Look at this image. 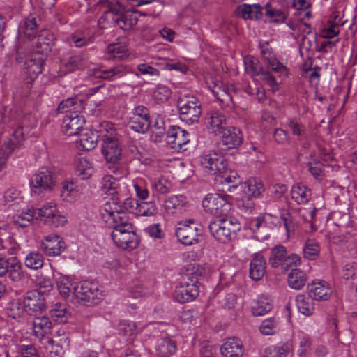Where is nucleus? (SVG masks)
<instances>
[{"mask_svg": "<svg viewBox=\"0 0 357 357\" xmlns=\"http://www.w3.org/2000/svg\"><path fill=\"white\" fill-rule=\"evenodd\" d=\"M100 213L105 222L112 224L109 227H112V230L135 228L126 213L121 212V208L115 203H105L101 206Z\"/></svg>", "mask_w": 357, "mask_h": 357, "instance_id": "3", "label": "nucleus"}, {"mask_svg": "<svg viewBox=\"0 0 357 357\" xmlns=\"http://www.w3.org/2000/svg\"><path fill=\"white\" fill-rule=\"evenodd\" d=\"M66 248V244L63 242H56L54 244L52 243H42V250L48 256L56 257L59 256Z\"/></svg>", "mask_w": 357, "mask_h": 357, "instance_id": "60", "label": "nucleus"}, {"mask_svg": "<svg viewBox=\"0 0 357 357\" xmlns=\"http://www.w3.org/2000/svg\"><path fill=\"white\" fill-rule=\"evenodd\" d=\"M291 195L292 199L298 204H304L309 201L311 190L305 185L297 183L292 186Z\"/></svg>", "mask_w": 357, "mask_h": 357, "instance_id": "35", "label": "nucleus"}, {"mask_svg": "<svg viewBox=\"0 0 357 357\" xmlns=\"http://www.w3.org/2000/svg\"><path fill=\"white\" fill-rule=\"evenodd\" d=\"M56 176L47 167H40L33 174L30 181L31 190L40 195L43 192L51 190L55 184Z\"/></svg>", "mask_w": 357, "mask_h": 357, "instance_id": "8", "label": "nucleus"}, {"mask_svg": "<svg viewBox=\"0 0 357 357\" xmlns=\"http://www.w3.org/2000/svg\"><path fill=\"white\" fill-rule=\"evenodd\" d=\"M102 190L112 196L111 201L117 200L128 195L126 183L111 175L103 176L101 182Z\"/></svg>", "mask_w": 357, "mask_h": 357, "instance_id": "11", "label": "nucleus"}, {"mask_svg": "<svg viewBox=\"0 0 357 357\" xmlns=\"http://www.w3.org/2000/svg\"><path fill=\"white\" fill-rule=\"evenodd\" d=\"M52 323L49 317L45 316L36 317L33 321V332L37 335H43L50 332Z\"/></svg>", "mask_w": 357, "mask_h": 357, "instance_id": "40", "label": "nucleus"}, {"mask_svg": "<svg viewBox=\"0 0 357 357\" xmlns=\"http://www.w3.org/2000/svg\"><path fill=\"white\" fill-rule=\"evenodd\" d=\"M160 60L162 62L160 63H157V65H160L162 69L169 70H174L182 73H185L188 70L187 66L181 62L173 61L167 58L160 59Z\"/></svg>", "mask_w": 357, "mask_h": 357, "instance_id": "61", "label": "nucleus"}, {"mask_svg": "<svg viewBox=\"0 0 357 357\" xmlns=\"http://www.w3.org/2000/svg\"><path fill=\"white\" fill-rule=\"evenodd\" d=\"M98 135L91 130H86L80 135V144L85 150H91L94 149L98 142Z\"/></svg>", "mask_w": 357, "mask_h": 357, "instance_id": "52", "label": "nucleus"}, {"mask_svg": "<svg viewBox=\"0 0 357 357\" xmlns=\"http://www.w3.org/2000/svg\"><path fill=\"white\" fill-rule=\"evenodd\" d=\"M149 112L143 105L135 107L129 114L128 124L134 131L144 133L149 130Z\"/></svg>", "mask_w": 357, "mask_h": 357, "instance_id": "13", "label": "nucleus"}, {"mask_svg": "<svg viewBox=\"0 0 357 357\" xmlns=\"http://www.w3.org/2000/svg\"><path fill=\"white\" fill-rule=\"evenodd\" d=\"M99 6L102 12L98 20L100 24L105 22L115 23L120 29L129 31L138 22L137 11H124V7L116 0H100Z\"/></svg>", "mask_w": 357, "mask_h": 357, "instance_id": "1", "label": "nucleus"}, {"mask_svg": "<svg viewBox=\"0 0 357 357\" xmlns=\"http://www.w3.org/2000/svg\"><path fill=\"white\" fill-rule=\"evenodd\" d=\"M43 264L44 257L38 252H31L26 255L24 259V264L29 269L38 270L43 267Z\"/></svg>", "mask_w": 357, "mask_h": 357, "instance_id": "48", "label": "nucleus"}, {"mask_svg": "<svg viewBox=\"0 0 357 357\" xmlns=\"http://www.w3.org/2000/svg\"><path fill=\"white\" fill-rule=\"evenodd\" d=\"M290 348L287 344L271 347L265 349L264 357H287Z\"/></svg>", "mask_w": 357, "mask_h": 357, "instance_id": "62", "label": "nucleus"}, {"mask_svg": "<svg viewBox=\"0 0 357 357\" xmlns=\"http://www.w3.org/2000/svg\"><path fill=\"white\" fill-rule=\"evenodd\" d=\"M172 94L170 89L165 86L158 85L153 92L155 101L162 103L169 100Z\"/></svg>", "mask_w": 357, "mask_h": 357, "instance_id": "64", "label": "nucleus"}, {"mask_svg": "<svg viewBox=\"0 0 357 357\" xmlns=\"http://www.w3.org/2000/svg\"><path fill=\"white\" fill-rule=\"evenodd\" d=\"M176 342L169 336L158 339L155 344V351L160 357H169L176 351Z\"/></svg>", "mask_w": 357, "mask_h": 357, "instance_id": "30", "label": "nucleus"}, {"mask_svg": "<svg viewBox=\"0 0 357 357\" xmlns=\"http://www.w3.org/2000/svg\"><path fill=\"white\" fill-rule=\"evenodd\" d=\"M185 198L181 195H171L165 202V208L169 213H174L175 209L184 206Z\"/></svg>", "mask_w": 357, "mask_h": 357, "instance_id": "58", "label": "nucleus"}, {"mask_svg": "<svg viewBox=\"0 0 357 357\" xmlns=\"http://www.w3.org/2000/svg\"><path fill=\"white\" fill-rule=\"evenodd\" d=\"M158 213V208L155 204L152 202H142L138 204L135 214L146 217L154 216Z\"/></svg>", "mask_w": 357, "mask_h": 357, "instance_id": "59", "label": "nucleus"}, {"mask_svg": "<svg viewBox=\"0 0 357 357\" xmlns=\"http://www.w3.org/2000/svg\"><path fill=\"white\" fill-rule=\"evenodd\" d=\"M24 312L23 301L22 302L20 299H15L10 301L6 308L8 316L15 320L20 319Z\"/></svg>", "mask_w": 357, "mask_h": 357, "instance_id": "53", "label": "nucleus"}, {"mask_svg": "<svg viewBox=\"0 0 357 357\" xmlns=\"http://www.w3.org/2000/svg\"><path fill=\"white\" fill-rule=\"evenodd\" d=\"M75 173L82 180L90 178L93 173L91 163L86 158H79L76 164Z\"/></svg>", "mask_w": 357, "mask_h": 357, "instance_id": "42", "label": "nucleus"}, {"mask_svg": "<svg viewBox=\"0 0 357 357\" xmlns=\"http://www.w3.org/2000/svg\"><path fill=\"white\" fill-rule=\"evenodd\" d=\"M217 181L222 185H227V190L231 192L236 189L241 183V180L236 171L227 169V166L225 167L222 172H218L217 174Z\"/></svg>", "mask_w": 357, "mask_h": 357, "instance_id": "26", "label": "nucleus"}, {"mask_svg": "<svg viewBox=\"0 0 357 357\" xmlns=\"http://www.w3.org/2000/svg\"><path fill=\"white\" fill-rule=\"evenodd\" d=\"M266 272V259L260 254H255L250 263V277L252 280H261Z\"/></svg>", "mask_w": 357, "mask_h": 357, "instance_id": "28", "label": "nucleus"}, {"mask_svg": "<svg viewBox=\"0 0 357 357\" xmlns=\"http://www.w3.org/2000/svg\"><path fill=\"white\" fill-rule=\"evenodd\" d=\"M106 203H109V204H113L115 203L121 208V212H130L133 214H135V211H137V207H138L139 204L136 199L128 197V195L123 198L119 199V201L114 200L107 202Z\"/></svg>", "mask_w": 357, "mask_h": 357, "instance_id": "51", "label": "nucleus"}, {"mask_svg": "<svg viewBox=\"0 0 357 357\" xmlns=\"http://www.w3.org/2000/svg\"><path fill=\"white\" fill-rule=\"evenodd\" d=\"M25 312L30 315L42 312L46 309L44 295L41 291H29L26 292L23 299Z\"/></svg>", "mask_w": 357, "mask_h": 357, "instance_id": "18", "label": "nucleus"}, {"mask_svg": "<svg viewBox=\"0 0 357 357\" xmlns=\"http://www.w3.org/2000/svg\"><path fill=\"white\" fill-rule=\"evenodd\" d=\"M38 215L41 220L54 227L63 226L67 222L66 217L59 213L53 203H47L38 208Z\"/></svg>", "mask_w": 357, "mask_h": 357, "instance_id": "17", "label": "nucleus"}, {"mask_svg": "<svg viewBox=\"0 0 357 357\" xmlns=\"http://www.w3.org/2000/svg\"><path fill=\"white\" fill-rule=\"evenodd\" d=\"M128 73L127 67L123 64H116L106 68L104 66L91 68L88 75L91 77L102 79L108 81H115L126 75Z\"/></svg>", "mask_w": 357, "mask_h": 357, "instance_id": "12", "label": "nucleus"}, {"mask_svg": "<svg viewBox=\"0 0 357 357\" xmlns=\"http://www.w3.org/2000/svg\"><path fill=\"white\" fill-rule=\"evenodd\" d=\"M264 15L266 19L274 23H282L286 20V14L280 9H276L266 4L264 8Z\"/></svg>", "mask_w": 357, "mask_h": 357, "instance_id": "54", "label": "nucleus"}, {"mask_svg": "<svg viewBox=\"0 0 357 357\" xmlns=\"http://www.w3.org/2000/svg\"><path fill=\"white\" fill-rule=\"evenodd\" d=\"M287 255V250L285 246L281 245H275L271 250L268 262L273 268L279 266L282 268Z\"/></svg>", "mask_w": 357, "mask_h": 357, "instance_id": "37", "label": "nucleus"}, {"mask_svg": "<svg viewBox=\"0 0 357 357\" xmlns=\"http://www.w3.org/2000/svg\"><path fill=\"white\" fill-rule=\"evenodd\" d=\"M205 123L208 130L215 135L220 134L226 123L225 115L219 111H211L207 113Z\"/></svg>", "mask_w": 357, "mask_h": 357, "instance_id": "25", "label": "nucleus"}, {"mask_svg": "<svg viewBox=\"0 0 357 357\" xmlns=\"http://www.w3.org/2000/svg\"><path fill=\"white\" fill-rule=\"evenodd\" d=\"M279 330L280 321L275 317H271L264 320L260 326V331L265 335H273Z\"/></svg>", "mask_w": 357, "mask_h": 357, "instance_id": "56", "label": "nucleus"}, {"mask_svg": "<svg viewBox=\"0 0 357 357\" xmlns=\"http://www.w3.org/2000/svg\"><path fill=\"white\" fill-rule=\"evenodd\" d=\"M83 108V102L77 98H70L63 100L56 108V112L70 114L73 111L80 112Z\"/></svg>", "mask_w": 357, "mask_h": 357, "instance_id": "34", "label": "nucleus"}, {"mask_svg": "<svg viewBox=\"0 0 357 357\" xmlns=\"http://www.w3.org/2000/svg\"><path fill=\"white\" fill-rule=\"evenodd\" d=\"M34 211L32 208H27L13 217V223L20 227H26L31 225L34 218Z\"/></svg>", "mask_w": 357, "mask_h": 357, "instance_id": "44", "label": "nucleus"}, {"mask_svg": "<svg viewBox=\"0 0 357 357\" xmlns=\"http://www.w3.org/2000/svg\"><path fill=\"white\" fill-rule=\"evenodd\" d=\"M245 185L247 186L246 193L252 197H259L265 190L263 183L258 178L249 179Z\"/></svg>", "mask_w": 357, "mask_h": 357, "instance_id": "57", "label": "nucleus"}, {"mask_svg": "<svg viewBox=\"0 0 357 357\" xmlns=\"http://www.w3.org/2000/svg\"><path fill=\"white\" fill-rule=\"evenodd\" d=\"M56 284L59 294L61 296H63L65 298H71L73 300V287L76 285V284H72L69 278L61 276L58 279Z\"/></svg>", "mask_w": 357, "mask_h": 357, "instance_id": "50", "label": "nucleus"}, {"mask_svg": "<svg viewBox=\"0 0 357 357\" xmlns=\"http://www.w3.org/2000/svg\"><path fill=\"white\" fill-rule=\"evenodd\" d=\"M313 298L310 296H305L303 294H298L296 298V302L298 311L305 316L312 315L314 311V304Z\"/></svg>", "mask_w": 357, "mask_h": 357, "instance_id": "39", "label": "nucleus"}, {"mask_svg": "<svg viewBox=\"0 0 357 357\" xmlns=\"http://www.w3.org/2000/svg\"><path fill=\"white\" fill-rule=\"evenodd\" d=\"M340 24H343V23H340V20L337 21V16L335 17L333 21L330 20L328 21V25L324 27L322 30L323 36L326 38L331 39L337 36L340 32Z\"/></svg>", "mask_w": 357, "mask_h": 357, "instance_id": "63", "label": "nucleus"}, {"mask_svg": "<svg viewBox=\"0 0 357 357\" xmlns=\"http://www.w3.org/2000/svg\"><path fill=\"white\" fill-rule=\"evenodd\" d=\"M214 96L220 102L228 104L232 101V96L228 86L224 85L222 82H218L214 84L211 89Z\"/></svg>", "mask_w": 357, "mask_h": 357, "instance_id": "45", "label": "nucleus"}, {"mask_svg": "<svg viewBox=\"0 0 357 357\" xmlns=\"http://www.w3.org/2000/svg\"><path fill=\"white\" fill-rule=\"evenodd\" d=\"M107 59H116L123 60L130 55L126 41H119L109 44L106 50Z\"/></svg>", "mask_w": 357, "mask_h": 357, "instance_id": "29", "label": "nucleus"}, {"mask_svg": "<svg viewBox=\"0 0 357 357\" xmlns=\"http://www.w3.org/2000/svg\"><path fill=\"white\" fill-rule=\"evenodd\" d=\"M241 229L238 221L233 218H218L208 225L211 234L218 241L227 243L234 239Z\"/></svg>", "mask_w": 357, "mask_h": 357, "instance_id": "2", "label": "nucleus"}, {"mask_svg": "<svg viewBox=\"0 0 357 357\" xmlns=\"http://www.w3.org/2000/svg\"><path fill=\"white\" fill-rule=\"evenodd\" d=\"M231 197L226 193L208 194L202 201L205 211L218 218L227 216L231 210Z\"/></svg>", "mask_w": 357, "mask_h": 357, "instance_id": "4", "label": "nucleus"}, {"mask_svg": "<svg viewBox=\"0 0 357 357\" xmlns=\"http://www.w3.org/2000/svg\"><path fill=\"white\" fill-rule=\"evenodd\" d=\"M286 126L293 136L298 140L305 139L307 137V130L305 124L296 118H289L287 120Z\"/></svg>", "mask_w": 357, "mask_h": 357, "instance_id": "33", "label": "nucleus"}, {"mask_svg": "<svg viewBox=\"0 0 357 357\" xmlns=\"http://www.w3.org/2000/svg\"><path fill=\"white\" fill-rule=\"evenodd\" d=\"M308 170L311 174L317 179H321L324 174V167L320 160L315 156L311 155L307 162Z\"/></svg>", "mask_w": 357, "mask_h": 357, "instance_id": "55", "label": "nucleus"}, {"mask_svg": "<svg viewBox=\"0 0 357 357\" xmlns=\"http://www.w3.org/2000/svg\"><path fill=\"white\" fill-rule=\"evenodd\" d=\"M308 295L316 301H326L331 295V289L325 281L313 282L307 286Z\"/></svg>", "mask_w": 357, "mask_h": 357, "instance_id": "24", "label": "nucleus"}, {"mask_svg": "<svg viewBox=\"0 0 357 357\" xmlns=\"http://www.w3.org/2000/svg\"><path fill=\"white\" fill-rule=\"evenodd\" d=\"M260 50L263 59L266 62L268 68L275 72L285 70V67L277 60L268 42L261 43Z\"/></svg>", "mask_w": 357, "mask_h": 357, "instance_id": "27", "label": "nucleus"}, {"mask_svg": "<svg viewBox=\"0 0 357 357\" xmlns=\"http://www.w3.org/2000/svg\"><path fill=\"white\" fill-rule=\"evenodd\" d=\"M303 256L309 260L316 259L320 252V245L315 239H307L303 248Z\"/></svg>", "mask_w": 357, "mask_h": 357, "instance_id": "46", "label": "nucleus"}, {"mask_svg": "<svg viewBox=\"0 0 357 357\" xmlns=\"http://www.w3.org/2000/svg\"><path fill=\"white\" fill-rule=\"evenodd\" d=\"M79 113L80 112L73 111L70 114H65L62 121V128L67 135H75L82 128L85 119Z\"/></svg>", "mask_w": 357, "mask_h": 357, "instance_id": "20", "label": "nucleus"}, {"mask_svg": "<svg viewBox=\"0 0 357 357\" xmlns=\"http://www.w3.org/2000/svg\"><path fill=\"white\" fill-rule=\"evenodd\" d=\"M0 278H5L13 283L24 279L22 266L17 257L0 256Z\"/></svg>", "mask_w": 357, "mask_h": 357, "instance_id": "7", "label": "nucleus"}, {"mask_svg": "<svg viewBox=\"0 0 357 357\" xmlns=\"http://www.w3.org/2000/svg\"><path fill=\"white\" fill-rule=\"evenodd\" d=\"M101 150L105 160L109 162H116L121 155V149L117 139L114 137H105Z\"/></svg>", "mask_w": 357, "mask_h": 357, "instance_id": "21", "label": "nucleus"}, {"mask_svg": "<svg viewBox=\"0 0 357 357\" xmlns=\"http://www.w3.org/2000/svg\"><path fill=\"white\" fill-rule=\"evenodd\" d=\"M221 142L227 149H234L240 146L243 142L241 130L235 127H229L221 131Z\"/></svg>", "mask_w": 357, "mask_h": 357, "instance_id": "23", "label": "nucleus"}, {"mask_svg": "<svg viewBox=\"0 0 357 357\" xmlns=\"http://www.w3.org/2000/svg\"><path fill=\"white\" fill-rule=\"evenodd\" d=\"M111 236L115 245L124 250H133L139 244V238L136 234L135 228L112 230Z\"/></svg>", "mask_w": 357, "mask_h": 357, "instance_id": "14", "label": "nucleus"}, {"mask_svg": "<svg viewBox=\"0 0 357 357\" xmlns=\"http://www.w3.org/2000/svg\"><path fill=\"white\" fill-rule=\"evenodd\" d=\"M199 229L192 220H186L178 223L176 229V236L183 244L191 245L197 243Z\"/></svg>", "mask_w": 357, "mask_h": 357, "instance_id": "15", "label": "nucleus"}, {"mask_svg": "<svg viewBox=\"0 0 357 357\" xmlns=\"http://www.w3.org/2000/svg\"><path fill=\"white\" fill-rule=\"evenodd\" d=\"M199 162L206 172L216 175L222 172L225 167L227 166V161L221 153L215 151H206L199 157Z\"/></svg>", "mask_w": 357, "mask_h": 357, "instance_id": "9", "label": "nucleus"}, {"mask_svg": "<svg viewBox=\"0 0 357 357\" xmlns=\"http://www.w3.org/2000/svg\"><path fill=\"white\" fill-rule=\"evenodd\" d=\"M244 66L245 72L252 77H261L262 72L265 70L261 67L259 61L250 56L244 58Z\"/></svg>", "mask_w": 357, "mask_h": 357, "instance_id": "43", "label": "nucleus"}, {"mask_svg": "<svg viewBox=\"0 0 357 357\" xmlns=\"http://www.w3.org/2000/svg\"><path fill=\"white\" fill-rule=\"evenodd\" d=\"M68 42L70 46L82 47L91 43V37L88 31H76L68 37Z\"/></svg>", "mask_w": 357, "mask_h": 357, "instance_id": "41", "label": "nucleus"}, {"mask_svg": "<svg viewBox=\"0 0 357 357\" xmlns=\"http://www.w3.org/2000/svg\"><path fill=\"white\" fill-rule=\"evenodd\" d=\"M244 351L242 341L236 337L225 340L220 347V353L223 357H242Z\"/></svg>", "mask_w": 357, "mask_h": 357, "instance_id": "22", "label": "nucleus"}, {"mask_svg": "<svg viewBox=\"0 0 357 357\" xmlns=\"http://www.w3.org/2000/svg\"><path fill=\"white\" fill-rule=\"evenodd\" d=\"M49 50L50 49L47 46L41 51L36 50L27 56L25 66L29 74L37 75L42 73L43 63Z\"/></svg>", "mask_w": 357, "mask_h": 357, "instance_id": "19", "label": "nucleus"}, {"mask_svg": "<svg viewBox=\"0 0 357 357\" xmlns=\"http://www.w3.org/2000/svg\"><path fill=\"white\" fill-rule=\"evenodd\" d=\"M263 8L259 4H242L237 8V13L243 19L258 20L263 15Z\"/></svg>", "mask_w": 357, "mask_h": 357, "instance_id": "31", "label": "nucleus"}, {"mask_svg": "<svg viewBox=\"0 0 357 357\" xmlns=\"http://www.w3.org/2000/svg\"><path fill=\"white\" fill-rule=\"evenodd\" d=\"M79 195V189L76 182L66 180L62 183L61 197L63 201L73 202Z\"/></svg>", "mask_w": 357, "mask_h": 357, "instance_id": "32", "label": "nucleus"}, {"mask_svg": "<svg viewBox=\"0 0 357 357\" xmlns=\"http://www.w3.org/2000/svg\"><path fill=\"white\" fill-rule=\"evenodd\" d=\"M100 293L96 283L87 281L76 284L73 287V300L84 304L96 303Z\"/></svg>", "mask_w": 357, "mask_h": 357, "instance_id": "10", "label": "nucleus"}, {"mask_svg": "<svg viewBox=\"0 0 357 357\" xmlns=\"http://www.w3.org/2000/svg\"><path fill=\"white\" fill-rule=\"evenodd\" d=\"M180 119L188 125L197 123L201 114V102L194 96L181 97L177 101Z\"/></svg>", "mask_w": 357, "mask_h": 357, "instance_id": "5", "label": "nucleus"}, {"mask_svg": "<svg viewBox=\"0 0 357 357\" xmlns=\"http://www.w3.org/2000/svg\"><path fill=\"white\" fill-rule=\"evenodd\" d=\"M117 330L120 335L128 337L130 339L135 336L139 332L136 324L128 320L119 321L117 326Z\"/></svg>", "mask_w": 357, "mask_h": 357, "instance_id": "49", "label": "nucleus"}, {"mask_svg": "<svg viewBox=\"0 0 357 357\" xmlns=\"http://www.w3.org/2000/svg\"><path fill=\"white\" fill-rule=\"evenodd\" d=\"M50 314L54 321L66 323L70 317V312L66 304L56 303L52 306Z\"/></svg>", "mask_w": 357, "mask_h": 357, "instance_id": "38", "label": "nucleus"}, {"mask_svg": "<svg viewBox=\"0 0 357 357\" xmlns=\"http://www.w3.org/2000/svg\"><path fill=\"white\" fill-rule=\"evenodd\" d=\"M307 279L304 271L298 268L292 269L288 275V284L291 289L299 290L305 286Z\"/></svg>", "mask_w": 357, "mask_h": 357, "instance_id": "36", "label": "nucleus"}, {"mask_svg": "<svg viewBox=\"0 0 357 357\" xmlns=\"http://www.w3.org/2000/svg\"><path fill=\"white\" fill-rule=\"evenodd\" d=\"M199 289L197 275H185L174 291V298L181 303L190 302L199 295Z\"/></svg>", "mask_w": 357, "mask_h": 357, "instance_id": "6", "label": "nucleus"}, {"mask_svg": "<svg viewBox=\"0 0 357 357\" xmlns=\"http://www.w3.org/2000/svg\"><path fill=\"white\" fill-rule=\"evenodd\" d=\"M167 143L175 151L186 150L185 145L190 142L189 133L177 126H172L167 132Z\"/></svg>", "mask_w": 357, "mask_h": 357, "instance_id": "16", "label": "nucleus"}, {"mask_svg": "<svg viewBox=\"0 0 357 357\" xmlns=\"http://www.w3.org/2000/svg\"><path fill=\"white\" fill-rule=\"evenodd\" d=\"M273 308L271 299L266 297H260L252 307V312L255 316H263L269 312Z\"/></svg>", "mask_w": 357, "mask_h": 357, "instance_id": "47", "label": "nucleus"}]
</instances>
